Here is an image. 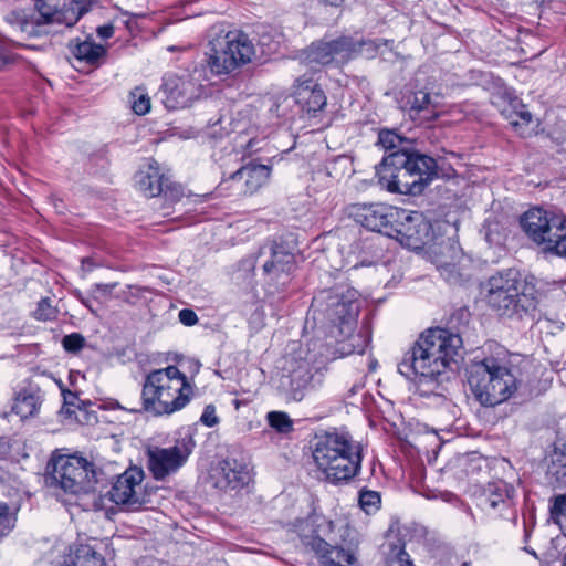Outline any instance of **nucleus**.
I'll list each match as a JSON object with an SVG mask.
<instances>
[{
    "instance_id": "47",
    "label": "nucleus",
    "mask_w": 566,
    "mask_h": 566,
    "mask_svg": "<svg viewBox=\"0 0 566 566\" xmlns=\"http://www.w3.org/2000/svg\"><path fill=\"white\" fill-rule=\"evenodd\" d=\"M180 323L185 326H192L198 322L197 314L190 308H182L178 314Z\"/></svg>"
},
{
    "instance_id": "29",
    "label": "nucleus",
    "mask_w": 566,
    "mask_h": 566,
    "mask_svg": "<svg viewBox=\"0 0 566 566\" xmlns=\"http://www.w3.org/2000/svg\"><path fill=\"white\" fill-rule=\"evenodd\" d=\"M502 116L516 130L524 133V128L532 122V114L520 101L513 99L501 111Z\"/></svg>"
},
{
    "instance_id": "13",
    "label": "nucleus",
    "mask_w": 566,
    "mask_h": 566,
    "mask_svg": "<svg viewBox=\"0 0 566 566\" xmlns=\"http://www.w3.org/2000/svg\"><path fill=\"white\" fill-rule=\"evenodd\" d=\"M205 70L195 66L188 75L168 74L161 86L165 106L168 109L185 108L191 105L200 94Z\"/></svg>"
},
{
    "instance_id": "34",
    "label": "nucleus",
    "mask_w": 566,
    "mask_h": 566,
    "mask_svg": "<svg viewBox=\"0 0 566 566\" xmlns=\"http://www.w3.org/2000/svg\"><path fill=\"white\" fill-rule=\"evenodd\" d=\"M34 7L39 13L36 25L54 24L60 7L56 0H35Z\"/></svg>"
},
{
    "instance_id": "19",
    "label": "nucleus",
    "mask_w": 566,
    "mask_h": 566,
    "mask_svg": "<svg viewBox=\"0 0 566 566\" xmlns=\"http://www.w3.org/2000/svg\"><path fill=\"white\" fill-rule=\"evenodd\" d=\"M261 264L263 272H270L274 264H280V275L286 279L287 272L295 269V256L283 242H265L253 258V266Z\"/></svg>"
},
{
    "instance_id": "26",
    "label": "nucleus",
    "mask_w": 566,
    "mask_h": 566,
    "mask_svg": "<svg viewBox=\"0 0 566 566\" xmlns=\"http://www.w3.org/2000/svg\"><path fill=\"white\" fill-rule=\"evenodd\" d=\"M167 181L168 179L160 174L159 169L151 165L147 170H142L136 175V184L139 190L150 198L159 196L164 191Z\"/></svg>"
},
{
    "instance_id": "12",
    "label": "nucleus",
    "mask_w": 566,
    "mask_h": 566,
    "mask_svg": "<svg viewBox=\"0 0 566 566\" xmlns=\"http://www.w3.org/2000/svg\"><path fill=\"white\" fill-rule=\"evenodd\" d=\"M347 213L361 227L388 237L392 233V224L403 218L405 209L385 203H353Z\"/></svg>"
},
{
    "instance_id": "35",
    "label": "nucleus",
    "mask_w": 566,
    "mask_h": 566,
    "mask_svg": "<svg viewBox=\"0 0 566 566\" xmlns=\"http://www.w3.org/2000/svg\"><path fill=\"white\" fill-rule=\"evenodd\" d=\"M266 420L269 426L279 433L286 434L293 431V420L284 411H270Z\"/></svg>"
},
{
    "instance_id": "25",
    "label": "nucleus",
    "mask_w": 566,
    "mask_h": 566,
    "mask_svg": "<svg viewBox=\"0 0 566 566\" xmlns=\"http://www.w3.org/2000/svg\"><path fill=\"white\" fill-rule=\"evenodd\" d=\"M546 461L547 483L553 488H566V442H555Z\"/></svg>"
},
{
    "instance_id": "33",
    "label": "nucleus",
    "mask_w": 566,
    "mask_h": 566,
    "mask_svg": "<svg viewBox=\"0 0 566 566\" xmlns=\"http://www.w3.org/2000/svg\"><path fill=\"white\" fill-rule=\"evenodd\" d=\"M258 43L262 48L264 54H273L279 50L281 43V34L273 28L261 25L258 31Z\"/></svg>"
},
{
    "instance_id": "3",
    "label": "nucleus",
    "mask_w": 566,
    "mask_h": 566,
    "mask_svg": "<svg viewBox=\"0 0 566 566\" xmlns=\"http://www.w3.org/2000/svg\"><path fill=\"white\" fill-rule=\"evenodd\" d=\"M434 158L415 150L394 151L376 167L378 184L394 193L420 195L437 177Z\"/></svg>"
},
{
    "instance_id": "37",
    "label": "nucleus",
    "mask_w": 566,
    "mask_h": 566,
    "mask_svg": "<svg viewBox=\"0 0 566 566\" xmlns=\"http://www.w3.org/2000/svg\"><path fill=\"white\" fill-rule=\"evenodd\" d=\"M359 506L367 514L376 513L380 509L381 497L377 491L363 489L359 492Z\"/></svg>"
},
{
    "instance_id": "48",
    "label": "nucleus",
    "mask_w": 566,
    "mask_h": 566,
    "mask_svg": "<svg viewBox=\"0 0 566 566\" xmlns=\"http://www.w3.org/2000/svg\"><path fill=\"white\" fill-rule=\"evenodd\" d=\"M97 35L102 39H109L114 34V25L113 24H104L97 28Z\"/></svg>"
},
{
    "instance_id": "43",
    "label": "nucleus",
    "mask_w": 566,
    "mask_h": 566,
    "mask_svg": "<svg viewBox=\"0 0 566 566\" xmlns=\"http://www.w3.org/2000/svg\"><path fill=\"white\" fill-rule=\"evenodd\" d=\"M167 203V207H163V209H168L170 206L180 201L184 196L182 188L178 185L169 184V180L166 182L164 187V191L160 193Z\"/></svg>"
},
{
    "instance_id": "46",
    "label": "nucleus",
    "mask_w": 566,
    "mask_h": 566,
    "mask_svg": "<svg viewBox=\"0 0 566 566\" xmlns=\"http://www.w3.org/2000/svg\"><path fill=\"white\" fill-rule=\"evenodd\" d=\"M200 421L209 428H212L219 423V418L216 415L214 406H212V405L206 406V408L203 409V412L200 417Z\"/></svg>"
},
{
    "instance_id": "41",
    "label": "nucleus",
    "mask_w": 566,
    "mask_h": 566,
    "mask_svg": "<svg viewBox=\"0 0 566 566\" xmlns=\"http://www.w3.org/2000/svg\"><path fill=\"white\" fill-rule=\"evenodd\" d=\"M33 317L38 321H52L56 317V310L51 304V301L45 297L39 301L33 312Z\"/></svg>"
},
{
    "instance_id": "44",
    "label": "nucleus",
    "mask_w": 566,
    "mask_h": 566,
    "mask_svg": "<svg viewBox=\"0 0 566 566\" xmlns=\"http://www.w3.org/2000/svg\"><path fill=\"white\" fill-rule=\"evenodd\" d=\"M85 344L84 337L78 333H72L70 335H65L62 339L63 348L69 353H77L80 352Z\"/></svg>"
},
{
    "instance_id": "36",
    "label": "nucleus",
    "mask_w": 566,
    "mask_h": 566,
    "mask_svg": "<svg viewBox=\"0 0 566 566\" xmlns=\"http://www.w3.org/2000/svg\"><path fill=\"white\" fill-rule=\"evenodd\" d=\"M352 44L354 52L350 54V61L358 56L373 59L376 56L379 49V45L374 40H355L352 38Z\"/></svg>"
},
{
    "instance_id": "14",
    "label": "nucleus",
    "mask_w": 566,
    "mask_h": 566,
    "mask_svg": "<svg viewBox=\"0 0 566 566\" xmlns=\"http://www.w3.org/2000/svg\"><path fill=\"white\" fill-rule=\"evenodd\" d=\"M193 440L191 437L177 441L172 447H153L147 450V467L156 480L177 472L192 452Z\"/></svg>"
},
{
    "instance_id": "49",
    "label": "nucleus",
    "mask_w": 566,
    "mask_h": 566,
    "mask_svg": "<svg viewBox=\"0 0 566 566\" xmlns=\"http://www.w3.org/2000/svg\"><path fill=\"white\" fill-rule=\"evenodd\" d=\"M470 314L465 310H459L451 316L450 324L453 326L454 321H463L465 324L468 323Z\"/></svg>"
},
{
    "instance_id": "15",
    "label": "nucleus",
    "mask_w": 566,
    "mask_h": 566,
    "mask_svg": "<svg viewBox=\"0 0 566 566\" xmlns=\"http://www.w3.org/2000/svg\"><path fill=\"white\" fill-rule=\"evenodd\" d=\"M354 52L352 36L313 42L304 52L308 64L342 66L350 61Z\"/></svg>"
},
{
    "instance_id": "20",
    "label": "nucleus",
    "mask_w": 566,
    "mask_h": 566,
    "mask_svg": "<svg viewBox=\"0 0 566 566\" xmlns=\"http://www.w3.org/2000/svg\"><path fill=\"white\" fill-rule=\"evenodd\" d=\"M271 171L272 167L270 165L250 161L232 172L227 180H223V184L232 182L237 190L252 195L268 184Z\"/></svg>"
},
{
    "instance_id": "22",
    "label": "nucleus",
    "mask_w": 566,
    "mask_h": 566,
    "mask_svg": "<svg viewBox=\"0 0 566 566\" xmlns=\"http://www.w3.org/2000/svg\"><path fill=\"white\" fill-rule=\"evenodd\" d=\"M216 488L220 490H235L244 486L249 481V471L245 464L235 459H224L211 472Z\"/></svg>"
},
{
    "instance_id": "39",
    "label": "nucleus",
    "mask_w": 566,
    "mask_h": 566,
    "mask_svg": "<svg viewBox=\"0 0 566 566\" xmlns=\"http://www.w3.org/2000/svg\"><path fill=\"white\" fill-rule=\"evenodd\" d=\"M62 396L63 407L61 413L69 418H78L76 410H81L85 402L81 401L78 396L70 390H62Z\"/></svg>"
},
{
    "instance_id": "21",
    "label": "nucleus",
    "mask_w": 566,
    "mask_h": 566,
    "mask_svg": "<svg viewBox=\"0 0 566 566\" xmlns=\"http://www.w3.org/2000/svg\"><path fill=\"white\" fill-rule=\"evenodd\" d=\"M399 104L401 111L419 124L431 122L438 116L437 104L424 90L406 92Z\"/></svg>"
},
{
    "instance_id": "9",
    "label": "nucleus",
    "mask_w": 566,
    "mask_h": 566,
    "mask_svg": "<svg viewBox=\"0 0 566 566\" xmlns=\"http://www.w3.org/2000/svg\"><path fill=\"white\" fill-rule=\"evenodd\" d=\"M103 475L93 462L78 455H60L51 463L52 482L72 494L93 491L104 480Z\"/></svg>"
},
{
    "instance_id": "10",
    "label": "nucleus",
    "mask_w": 566,
    "mask_h": 566,
    "mask_svg": "<svg viewBox=\"0 0 566 566\" xmlns=\"http://www.w3.org/2000/svg\"><path fill=\"white\" fill-rule=\"evenodd\" d=\"M254 54V45L245 33L229 31L211 42L207 64L216 75L229 74L251 62Z\"/></svg>"
},
{
    "instance_id": "32",
    "label": "nucleus",
    "mask_w": 566,
    "mask_h": 566,
    "mask_svg": "<svg viewBox=\"0 0 566 566\" xmlns=\"http://www.w3.org/2000/svg\"><path fill=\"white\" fill-rule=\"evenodd\" d=\"M378 144L387 151H409L412 148V142L395 130L382 129L378 134Z\"/></svg>"
},
{
    "instance_id": "6",
    "label": "nucleus",
    "mask_w": 566,
    "mask_h": 566,
    "mask_svg": "<svg viewBox=\"0 0 566 566\" xmlns=\"http://www.w3.org/2000/svg\"><path fill=\"white\" fill-rule=\"evenodd\" d=\"M192 389L176 366L150 371L143 384L142 410L154 416L171 415L182 409Z\"/></svg>"
},
{
    "instance_id": "38",
    "label": "nucleus",
    "mask_w": 566,
    "mask_h": 566,
    "mask_svg": "<svg viewBox=\"0 0 566 566\" xmlns=\"http://www.w3.org/2000/svg\"><path fill=\"white\" fill-rule=\"evenodd\" d=\"M132 109L137 115H145L150 111V98L142 87H136L130 92Z\"/></svg>"
},
{
    "instance_id": "28",
    "label": "nucleus",
    "mask_w": 566,
    "mask_h": 566,
    "mask_svg": "<svg viewBox=\"0 0 566 566\" xmlns=\"http://www.w3.org/2000/svg\"><path fill=\"white\" fill-rule=\"evenodd\" d=\"M41 405V397L39 392L29 390H21L14 398L12 412L19 416L22 420L34 416Z\"/></svg>"
},
{
    "instance_id": "2",
    "label": "nucleus",
    "mask_w": 566,
    "mask_h": 566,
    "mask_svg": "<svg viewBox=\"0 0 566 566\" xmlns=\"http://www.w3.org/2000/svg\"><path fill=\"white\" fill-rule=\"evenodd\" d=\"M359 313L358 292L347 285H336L319 291L312 300L305 325L312 328H327L337 342L352 337Z\"/></svg>"
},
{
    "instance_id": "45",
    "label": "nucleus",
    "mask_w": 566,
    "mask_h": 566,
    "mask_svg": "<svg viewBox=\"0 0 566 566\" xmlns=\"http://www.w3.org/2000/svg\"><path fill=\"white\" fill-rule=\"evenodd\" d=\"M14 526L13 518L9 514V507L0 502V538L6 536Z\"/></svg>"
},
{
    "instance_id": "1",
    "label": "nucleus",
    "mask_w": 566,
    "mask_h": 566,
    "mask_svg": "<svg viewBox=\"0 0 566 566\" xmlns=\"http://www.w3.org/2000/svg\"><path fill=\"white\" fill-rule=\"evenodd\" d=\"M462 359L463 340L459 329L429 328L403 354L398 371L415 384L420 396H442L443 384L459 368Z\"/></svg>"
},
{
    "instance_id": "31",
    "label": "nucleus",
    "mask_w": 566,
    "mask_h": 566,
    "mask_svg": "<svg viewBox=\"0 0 566 566\" xmlns=\"http://www.w3.org/2000/svg\"><path fill=\"white\" fill-rule=\"evenodd\" d=\"M74 56L90 65H95L106 54L105 46L96 44L92 40H85L75 44L72 50Z\"/></svg>"
},
{
    "instance_id": "53",
    "label": "nucleus",
    "mask_w": 566,
    "mask_h": 566,
    "mask_svg": "<svg viewBox=\"0 0 566 566\" xmlns=\"http://www.w3.org/2000/svg\"><path fill=\"white\" fill-rule=\"evenodd\" d=\"M563 326H564V323H560L559 325H556V328H560L562 329Z\"/></svg>"
},
{
    "instance_id": "7",
    "label": "nucleus",
    "mask_w": 566,
    "mask_h": 566,
    "mask_svg": "<svg viewBox=\"0 0 566 566\" xmlns=\"http://www.w3.org/2000/svg\"><path fill=\"white\" fill-rule=\"evenodd\" d=\"M517 270L507 269L492 275L486 283V302L500 316L524 319L532 316L537 301L533 294L522 291Z\"/></svg>"
},
{
    "instance_id": "5",
    "label": "nucleus",
    "mask_w": 566,
    "mask_h": 566,
    "mask_svg": "<svg viewBox=\"0 0 566 566\" xmlns=\"http://www.w3.org/2000/svg\"><path fill=\"white\" fill-rule=\"evenodd\" d=\"M361 451V446L349 436L326 432L317 437L313 459L324 479L337 485L349 481L359 472Z\"/></svg>"
},
{
    "instance_id": "42",
    "label": "nucleus",
    "mask_w": 566,
    "mask_h": 566,
    "mask_svg": "<svg viewBox=\"0 0 566 566\" xmlns=\"http://www.w3.org/2000/svg\"><path fill=\"white\" fill-rule=\"evenodd\" d=\"M552 502L549 506L552 518L556 523H562L563 520L566 521V494L554 496Z\"/></svg>"
},
{
    "instance_id": "50",
    "label": "nucleus",
    "mask_w": 566,
    "mask_h": 566,
    "mask_svg": "<svg viewBox=\"0 0 566 566\" xmlns=\"http://www.w3.org/2000/svg\"><path fill=\"white\" fill-rule=\"evenodd\" d=\"M9 62V53L4 46V44L0 41V70L8 64Z\"/></svg>"
},
{
    "instance_id": "4",
    "label": "nucleus",
    "mask_w": 566,
    "mask_h": 566,
    "mask_svg": "<svg viewBox=\"0 0 566 566\" xmlns=\"http://www.w3.org/2000/svg\"><path fill=\"white\" fill-rule=\"evenodd\" d=\"M467 374L474 398L484 407L509 400L518 388L517 376L505 355L475 359L468 366Z\"/></svg>"
},
{
    "instance_id": "18",
    "label": "nucleus",
    "mask_w": 566,
    "mask_h": 566,
    "mask_svg": "<svg viewBox=\"0 0 566 566\" xmlns=\"http://www.w3.org/2000/svg\"><path fill=\"white\" fill-rule=\"evenodd\" d=\"M515 489L505 481L499 480L489 483L483 494L480 496V505L489 514L504 516V512L510 513L507 518H515L513 510V499Z\"/></svg>"
},
{
    "instance_id": "27",
    "label": "nucleus",
    "mask_w": 566,
    "mask_h": 566,
    "mask_svg": "<svg viewBox=\"0 0 566 566\" xmlns=\"http://www.w3.org/2000/svg\"><path fill=\"white\" fill-rule=\"evenodd\" d=\"M94 0H71L59 7L57 15H55V24L73 27L76 22L90 11Z\"/></svg>"
},
{
    "instance_id": "40",
    "label": "nucleus",
    "mask_w": 566,
    "mask_h": 566,
    "mask_svg": "<svg viewBox=\"0 0 566 566\" xmlns=\"http://www.w3.org/2000/svg\"><path fill=\"white\" fill-rule=\"evenodd\" d=\"M280 268H281L280 264H274V266H272V270L270 272H263L264 275L266 276V284L269 285L270 289L273 287L271 293H274L275 291H280L284 286H286L290 282V276H291L292 272H287L286 279H283L279 272Z\"/></svg>"
},
{
    "instance_id": "24",
    "label": "nucleus",
    "mask_w": 566,
    "mask_h": 566,
    "mask_svg": "<svg viewBox=\"0 0 566 566\" xmlns=\"http://www.w3.org/2000/svg\"><path fill=\"white\" fill-rule=\"evenodd\" d=\"M296 83L294 101L303 112L314 116L326 106V95L314 80L302 76Z\"/></svg>"
},
{
    "instance_id": "17",
    "label": "nucleus",
    "mask_w": 566,
    "mask_h": 566,
    "mask_svg": "<svg viewBox=\"0 0 566 566\" xmlns=\"http://www.w3.org/2000/svg\"><path fill=\"white\" fill-rule=\"evenodd\" d=\"M389 238L396 239L409 249H418L431 238V223L420 212L405 210L403 218L392 224Z\"/></svg>"
},
{
    "instance_id": "16",
    "label": "nucleus",
    "mask_w": 566,
    "mask_h": 566,
    "mask_svg": "<svg viewBox=\"0 0 566 566\" xmlns=\"http://www.w3.org/2000/svg\"><path fill=\"white\" fill-rule=\"evenodd\" d=\"M144 480V471L140 468H128L117 476L108 492L109 500L128 511H137L145 503L144 494L140 493V484Z\"/></svg>"
},
{
    "instance_id": "11",
    "label": "nucleus",
    "mask_w": 566,
    "mask_h": 566,
    "mask_svg": "<svg viewBox=\"0 0 566 566\" xmlns=\"http://www.w3.org/2000/svg\"><path fill=\"white\" fill-rule=\"evenodd\" d=\"M285 374L280 379L279 390L286 401H302L314 389L316 370L302 352L287 355L283 366Z\"/></svg>"
},
{
    "instance_id": "8",
    "label": "nucleus",
    "mask_w": 566,
    "mask_h": 566,
    "mask_svg": "<svg viewBox=\"0 0 566 566\" xmlns=\"http://www.w3.org/2000/svg\"><path fill=\"white\" fill-rule=\"evenodd\" d=\"M526 235L546 253L566 255V217L535 207L520 220Z\"/></svg>"
},
{
    "instance_id": "23",
    "label": "nucleus",
    "mask_w": 566,
    "mask_h": 566,
    "mask_svg": "<svg viewBox=\"0 0 566 566\" xmlns=\"http://www.w3.org/2000/svg\"><path fill=\"white\" fill-rule=\"evenodd\" d=\"M302 542L316 554L322 566H352L356 560L352 553L342 547L329 545L318 535L303 536Z\"/></svg>"
},
{
    "instance_id": "54",
    "label": "nucleus",
    "mask_w": 566,
    "mask_h": 566,
    "mask_svg": "<svg viewBox=\"0 0 566 566\" xmlns=\"http://www.w3.org/2000/svg\"><path fill=\"white\" fill-rule=\"evenodd\" d=\"M222 122V119H218L214 124H220Z\"/></svg>"
},
{
    "instance_id": "51",
    "label": "nucleus",
    "mask_w": 566,
    "mask_h": 566,
    "mask_svg": "<svg viewBox=\"0 0 566 566\" xmlns=\"http://www.w3.org/2000/svg\"><path fill=\"white\" fill-rule=\"evenodd\" d=\"M116 285H117L116 283H112V284H96L95 289L97 291H101L104 294H107V293H111L115 289Z\"/></svg>"
},
{
    "instance_id": "52",
    "label": "nucleus",
    "mask_w": 566,
    "mask_h": 566,
    "mask_svg": "<svg viewBox=\"0 0 566 566\" xmlns=\"http://www.w3.org/2000/svg\"><path fill=\"white\" fill-rule=\"evenodd\" d=\"M321 2L332 6V7H339L344 0H319Z\"/></svg>"
},
{
    "instance_id": "30",
    "label": "nucleus",
    "mask_w": 566,
    "mask_h": 566,
    "mask_svg": "<svg viewBox=\"0 0 566 566\" xmlns=\"http://www.w3.org/2000/svg\"><path fill=\"white\" fill-rule=\"evenodd\" d=\"M63 566H105V562L91 546L81 545L65 557Z\"/></svg>"
}]
</instances>
